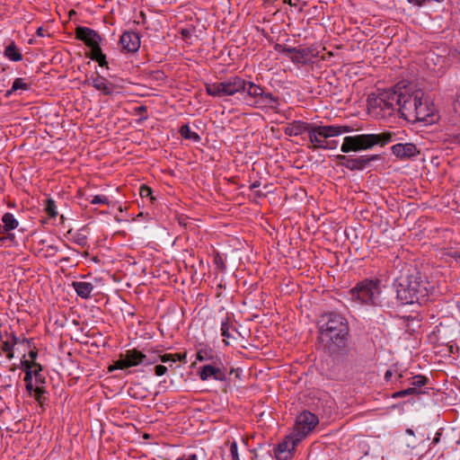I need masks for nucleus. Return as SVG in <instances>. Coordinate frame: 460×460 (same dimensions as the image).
Returning a JSON list of instances; mask_svg holds the SVG:
<instances>
[{"mask_svg":"<svg viewBox=\"0 0 460 460\" xmlns=\"http://www.w3.org/2000/svg\"><path fill=\"white\" fill-rule=\"evenodd\" d=\"M395 288L396 297L402 305L426 302L432 288L428 279L420 272L399 278Z\"/></svg>","mask_w":460,"mask_h":460,"instance_id":"nucleus-1","label":"nucleus"},{"mask_svg":"<svg viewBox=\"0 0 460 460\" xmlns=\"http://www.w3.org/2000/svg\"><path fill=\"white\" fill-rule=\"evenodd\" d=\"M319 332L320 341L329 349L332 347L341 348L345 345L349 333L348 323L341 314H326L320 321Z\"/></svg>","mask_w":460,"mask_h":460,"instance_id":"nucleus-2","label":"nucleus"},{"mask_svg":"<svg viewBox=\"0 0 460 460\" xmlns=\"http://www.w3.org/2000/svg\"><path fill=\"white\" fill-rule=\"evenodd\" d=\"M396 139V133L394 131H384L380 134L348 136L343 138L341 150L342 153L367 150L372 148L374 146H384Z\"/></svg>","mask_w":460,"mask_h":460,"instance_id":"nucleus-3","label":"nucleus"},{"mask_svg":"<svg viewBox=\"0 0 460 460\" xmlns=\"http://www.w3.org/2000/svg\"><path fill=\"white\" fill-rule=\"evenodd\" d=\"M243 101L249 106L261 111H277L279 98L253 82L247 81L243 93Z\"/></svg>","mask_w":460,"mask_h":460,"instance_id":"nucleus-4","label":"nucleus"},{"mask_svg":"<svg viewBox=\"0 0 460 460\" xmlns=\"http://www.w3.org/2000/svg\"><path fill=\"white\" fill-rule=\"evenodd\" d=\"M381 294V281L377 279H366L359 281L349 292L351 301L358 305H376Z\"/></svg>","mask_w":460,"mask_h":460,"instance_id":"nucleus-5","label":"nucleus"},{"mask_svg":"<svg viewBox=\"0 0 460 460\" xmlns=\"http://www.w3.org/2000/svg\"><path fill=\"white\" fill-rule=\"evenodd\" d=\"M247 81L239 76H231L220 82L206 85V92L213 97L233 96L236 93H243Z\"/></svg>","mask_w":460,"mask_h":460,"instance_id":"nucleus-6","label":"nucleus"},{"mask_svg":"<svg viewBox=\"0 0 460 460\" xmlns=\"http://www.w3.org/2000/svg\"><path fill=\"white\" fill-rule=\"evenodd\" d=\"M156 361V358L148 359L146 355L136 349H128L125 353L120 354L119 359L114 361V363L109 367V371L111 372L115 369H125L137 367L141 364L151 365Z\"/></svg>","mask_w":460,"mask_h":460,"instance_id":"nucleus-7","label":"nucleus"},{"mask_svg":"<svg viewBox=\"0 0 460 460\" xmlns=\"http://www.w3.org/2000/svg\"><path fill=\"white\" fill-rule=\"evenodd\" d=\"M319 420L316 415L310 411L301 412L296 420V423L291 432L296 441H302L318 424Z\"/></svg>","mask_w":460,"mask_h":460,"instance_id":"nucleus-8","label":"nucleus"},{"mask_svg":"<svg viewBox=\"0 0 460 460\" xmlns=\"http://www.w3.org/2000/svg\"><path fill=\"white\" fill-rule=\"evenodd\" d=\"M424 93L420 89L411 91L410 89L405 90L402 93L399 112L401 116L405 119L411 121L412 115L414 114L418 102L420 99H423Z\"/></svg>","mask_w":460,"mask_h":460,"instance_id":"nucleus-9","label":"nucleus"},{"mask_svg":"<svg viewBox=\"0 0 460 460\" xmlns=\"http://www.w3.org/2000/svg\"><path fill=\"white\" fill-rule=\"evenodd\" d=\"M308 138L313 145L314 149H334L337 146V141H328L325 137L322 125L310 124L308 132Z\"/></svg>","mask_w":460,"mask_h":460,"instance_id":"nucleus-10","label":"nucleus"},{"mask_svg":"<svg viewBox=\"0 0 460 460\" xmlns=\"http://www.w3.org/2000/svg\"><path fill=\"white\" fill-rule=\"evenodd\" d=\"M199 376L202 381L211 378L217 381H225L226 379L225 367L220 362L204 365L200 367Z\"/></svg>","mask_w":460,"mask_h":460,"instance_id":"nucleus-11","label":"nucleus"},{"mask_svg":"<svg viewBox=\"0 0 460 460\" xmlns=\"http://www.w3.org/2000/svg\"><path fill=\"white\" fill-rule=\"evenodd\" d=\"M296 438L292 433L285 438L275 448V457L277 460H288L297 444L300 441H296Z\"/></svg>","mask_w":460,"mask_h":460,"instance_id":"nucleus-12","label":"nucleus"},{"mask_svg":"<svg viewBox=\"0 0 460 460\" xmlns=\"http://www.w3.org/2000/svg\"><path fill=\"white\" fill-rule=\"evenodd\" d=\"M283 54L288 57L292 62L296 64H305L310 61L313 54L309 48H291V47H281L280 50Z\"/></svg>","mask_w":460,"mask_h":460,"instance_id":"nucleus-13","label":"nucleus"},{"mask_svg":"<svg viewBox=\"0 0 460 460\" xmlns=\"http://www.w3.org/2000/svg\"><path fill=\"white\" fill-rule=\"evenodd\" d=\"M337 159L340 161V164L342 166L350 171H361L367 167V165L374 159V157H370L368 155H361L356 158H350L343 155H339Z\"/></svg>","mask_w":460,"mask_h":460,"instance_id":"nucleus-14","label":"nucleus"},{"mask_svg":"<svg viewBox=\"0 0 460 460\" xmlns=\"http://www.w3.org/2000/svg\"><path fill=\"white\" fill-rule=\"evenodd\" d=\"M75 37L88 47L100 44L102 41L100 34L88 27H77L75 30Z\"/></svg>","mask_w":460,"mask_h":460,"instance_id":"nucleus-15","label":"nucleus"},{"mask_svg":"<svg viewBox=\"0 0 460 460\" xmlns=\"http://www.w3.org/2000/svg\"><path fill=\"white\" fill-rule=\"evenodd\" d=\"M119 43L122 49L128 52H136L140 48V38L134 31H126L121 35Z\"/></svg>","mask_w":460,"mask_h":460,"instance_id":"nucleus-16","label":"nucleus"},{"mask_svg":"<svg viewBox=\"0 0 460 460\" xmlns=\"http://www.w3.org/2000/svg\"><path fill=\"white\" fill-rule=\"evenodd\" d=\"M392 153L400 159H408L415 156L419 151L412 143H399L392 146Z\"/></svg>","mask_w":460,"mask_h":460,"instance_id":"nucleus-17","label":"nucleus"},{"mask_svg":"<svg viewBox=\"0 0 460 460\" xmlns=\"http://www.w3.org/2000/svg\"><path fill=\"white\" fill-rule=\"evenodd\" d=\"M91 85L96 90L102 92L105 95H110L113 93L114 87L105 77L97 75L90 79Z\"/></svg>","mask_w":460,"mask_h":460,"instance_id":"nucleus-18","label":"nucleus"},{"mask_svg":"<svg viewBox=\"0 0 460 460\" xmlns=\"http://www.w3.org/2000/svg\"><path fill=\"white\" fill-rule=\"evenodd\" d=\"M5 337L6 340L2 341V344H0V353H5L6 358L11 360L14 357L13 349L17 344L18 339L14 332H5Z\"/></svg>","mask_w":460,"mask_h":460,"instance_id":"nucleus-19","label":"nucleus"},{"mask_svg":"<svg viewBox=\"0 0 460 460\" xmlns=\"http://www.w3.org/2000/svg\"><path fill=\"white\" fill-rule=\"evenodd\" d=\"M402 93L394 90L385 91L381 93V102H388L390 107L399 111Z\"/></svg>","mask_w":460,"mask_h":460,"instance_id":"nucleus-20","label":"nucleus"},{"mask_svg":"<svg viewBox=\"0 0 460 460\" xmlns=\"http://www.w3.org/2000/svg\"><path fill=\"white\" fill-rule=\"evenodd\" d=\"M322 127L327 139L353 131V128L347 125H322Z\"/></svg>","mask_w":460,"mask_h":460,"instance_id":"nucleus-21","label":"nucleus"},{"mask_svg":"<svg viewBox=\"0 0 460 460\" xmlns=\"http://www.w3.org/2000/svg\"><path fill=\"white\" fill-rule=\"evenodd\" d=\"M310 124L304 121H293L285 128V134L289 137H297L307 133Z\"/></svg>","mask_w":460,"mask_h":460,"instance_id":"nucleus-22","label":"nucleus"},{"mask_svg":"<svg viewBox=\"0 0 460 460\" xmlns=\"http://www.w3.org/2000/svg\"><path fill=\"white\" fill-rule=\"evenodd\" d=\"M78 296L87 299L91 297L93 290V285L85 281H74L72 284Z\"/></svg>","mask_w":460,"mask_h":460,"instance_id":"nucleus-23","label":"nucleus"},{"mask_svg":"<svg viewBox=\"0 0 460 460\" xmlns=\"http://www.w3.org/2000/svg\"><path fill=\"white\" fill-rule=\"evenodd\" d=\"M431 114V111L426 102H423V99H420L418 102L417 109L412 115V119H411V121L415 120H421L425 121L427 120V118L429 117Z\"/></svg>","mask_w":460,"mask_h":460,"instance_id":"nucleus-24","label":"nucleus"},{"mask_svg":"<svg viewBox=\"0 0 460 460\" xmlns=\"http://www.w3.org/2000/svg\"><path fill=\"white\" fill-rule=\"evenodd\" d=\"M4 57L7 58L11 61H20L22 59V54L16 47L14 42H11L8 46H6L4 49Z\"/></svg>","mask_w":460,"mask_h":460,"instance_id":"nucleus-25","label":"nucleus"},{"mask_svg":"<svg viewBox=\"0 0 460 460\" xmlns=\"http://www.w3.org/2000/svg\"><path fill=\"white\" fill-rule=\"evenodd\" d=\"M233 332H236V329L230 323L229 318L226 317L221 323V335L225 338L224 342L226 345L229 344L226 339L233 338Z\"/></svg>","mask_w":460,"mask_h":460,"instance_id":"nucleus-26","label":"nucleus"},{"mask_svg":"<svg viewBox=\"0 0 460 460\" xmlns=\"http://www.w3.org/2000/svg\"><path fill=\"white\" fill-rule=\"evenodd\" d=\"M3 226L4 230L8 232L14 230L18 227L19 222L12 213H4L2 217Z\"/></svg>","mask_w":460,"mask_h":460,"instance_id":"nucleus-27","label":"nucleus"},{"mask_svg":"<svg viewBox=\"0 0 460 460\" xmlns=\"http://www.w3.org/2000/svg\"><path fill=\"white\" fill-rule=\"evenodd\" d=\"M180 133L185 139H191L195 142H199L200 140V137L196 132L191 131L188 125L181 126Z\"/></svg>","mask_w":460,"mask_h":460,"instance_id":"nucleus-28","label":"nucleus"},{"mask_svg":"<svg viewBox=\"0 0 460 460\" xmlns=\"http://www.w3.org/2000/svg\"><path fill=\"white\" fill-rule=\"evenodd\" d=\"M30 86L31 85L29 84L25 83L22 78H16L13 81L11 89L9 91H7L6 95L9 96L13 92H15L17 90H23V91L29 90Z\"/></svg>","mask_w":460,"mask_h":460,"instance_id":"nucleus-29","label":"nucleus"},{"mask_svg":"<svg viewBox=\"0 0 460 460\" xmlns=\"http://www.w3.org/2000/svg\"><path fill=\"white\" fill-rule=\"evenodd\" d=\"M24 382L26 384L27 392L29 393L30 395H31L32 391H33V386H34L33 371H31V370L25 371Z\"/></svg>","mask_w":460,"mask_h":460,"instance_id":"nucleus-30","label":"nucleus"},{"mask_svg":"<svg viewBox=\"0 0 460 460\" xmlns=\"http://www.w3.org/2000/svg\"><path fill=\"white\" fill-rule=\"evenodd\" d=\"M41 366H38V367L33 370L34 386L43 385L45 384V377L41 374Z\"/></svg>","mask_w":460,"mask_h":460,"instance_id":"nucleus-31","label":"nucleus"},{"mask_svg":"<svg viewBox=\"0 0 460 460\" xmlns=\"http://www.w3.org/2000/svg\"><path fill=\"white\" fill-rule=\"evenodd\" d=\"M44 394H45V389L43 388V385L33 386V391H32L31 396H33L38 402H40V403L43 402Z\"/></svg>","mask_w":460,"mask_h":460,"instance_id":"nucleus-32","label":"nucleus"},{"mask_svg":"<svg viewBox=\"0 0 460 460\" xmlns=\"http://www.w3.org/2000/svg\"><path fill=\"white\" fill-rule=\"evenodd\" d=\"M376 105L384 111L385 114L391 115L394 111H395L393 107H390L388 102H381V94L376 100Z\"/></svg>","mask_w":460,"mask_h":460,"instance_id":"nucleus-33","label":"nucleus"},{"mask_svg":"<svg viewBox=\"0 0 460 460\" xmlns=\"http://www.w3.org/2000/svg\"><path fill=\"white\" fill-rule=\"evenodd\" d=\"M45 209L50 217H54L58 215L56 204L52 199H48Z\"/></svg>","mask_w":460,"mask_h":460,"instance_id":"nucleus-34","label":"nucleus"},{"mask_svg":"<svg viewBox=\"0 0 460 460\" xmlns=\"http://www.w3.org/2000/svg\"><path fill=\"white\" fill-rule=\"evenodd\" d=\"M209 359H212V355L209 351L206 349L199 350L197 353V360L202 362V361H208Z\"/></svg>","mask_w":460,"mask_h":460,"instance_id":"nucleus-35","label":"nucleus"},{"mask_svg":"<svg viewBox=\"0 0 460 460\" xmlns=\"http://www.w3.org/2000/svg\"><path fill=\"white\" fill-rule=\"evenodd\" d=\"M427 382V378L423 376H415L413 378H412V382H411V385H413V387H421L423 386Z\"/></svg>","mask_w":460,"mask_h":460,"instance_id":"nucleus-36","label":"nucleus"},{"mask_svg":"<svg viewBox=\"0 0 460 460\" xmlns=\"http://www.w3.org/2000/svg\"><path fill=\"white\" fill-rule=\"evenodd\" d=\"M229 452H230L232 460H240L239 455H238L237 443L235 441H233L230 444Z\"/></svg>","mask_w":460,"mask_h":460,"instance_id":"nucleus-37","label":"nucleus"},{"mask_svg":"<svg viewBox=\"0 0 460 460\" xmlns=\"http://www.w3.org/2000/svg\"><path fill=\"white\" fill-rule=\"evenodd\" d=\"M91 49V58L93 60L97 59L101 55H102V51L101 49L100 44L89 47Z\"/></svg>","mask_w":460,"mask_h":460,"instance_id":"nucleus-38","label":"nucleus"},{"mask_svg":"<svg viewBox=\"0 0 460 460\" xmlns=\"http://www.w3.org/2000/svg\"><path fill=\"white\" fill-rule=\"evenodd\" d=\"M152 192V189L146 185H142L139 189V194L142 198H150L153 199Z\"/></svg>","mask_w":460,"mask_h":460,"instance_id":"nucleus-39","label":"nucleus"},{"mask_svg":"<svg viewBox=\"0 0 460 460\" xmlns=\"http://www.w3.org/2000/svg\"><path fill=\"white\" fill-rule=\"evenodd\" d=\"M92 204H109V199L105 195H95L91 200Z\"/></svg>","mask_w":460,"mask_h":460,"instance_id":"nucleus-40","label":"nucleus"},{"mask_svg":"<svg viewBox=\"0 0 460 460\" xmlns=\"http://www.w3.org/2000/svg\"><path fill=\"white\" fill-rule=\"evenodd\" d=\"M22 365L24 367V370H31L33 371L34 368H37L38 366H40V364L34 362V361H29V360H22Z\"/></svg>","mask_w":460,"mask_h":460,"instance_id":"nucleus-41","label":"nucleus"},{"mask_svg":"<svg viewBox=\"0 0 460 460\" xmlns=\"http://www.w3.org/2000/svg\"><path fill=\"white\" fill-rule=\"evenodd\" d=\"M74 240L78 245H81V246H84L87 243V237L81 233H77L75 235Z\"/></svg>","mask_w":460,"mask_h":460,"instance_id":"nucleus-42","label":"nucleus"},{"mask_svg":"<svg viewBox=\"0 0 460 460\" xmlns=\"http://www.w3.org/2000/svg\"><path fill=\"white\" fill-rule=\"evenodd\" d=\"M159 359L163 363L176 362V356L172 354H164L159 356Z\"/></svg>","mask_w":460,"mask_h":460,"instance_id":"nucleus-43","label":"nucleus"},{"mask_svg":"<svg viewBox=\"0 0 460 460\" xmlns=\"http://www.w3.org/2000/svg\"><path fill=\"white\" fill-rule=\"evenodd\" d=\"M454 111L460 116V88L456 92V97L454 102Z\"/></svg>","mask_w":460,"mask_h":460,"instance_id":"nucleus-44","label":"nucleus"},{"mask_svg":"<svg viewBox=\"0 0 460 460\" xmlns=\"http://www.w3.org/2000/svg\"><path fill=\"white\" fill-rule=\"evenodd\" d=\"M155 374L157 376H164L166 372H167V367L165 366H163V365H157L155 367Z\"/></svg>","mask_w":460,"mask_h":460,"instance_id":"nucleus-45","label":"nucleus"},{"mask_svg":"<svg viewBox=\"0 0 460 460\" xmlns=\"http://www.w3.org/2000/svg\"><path fill=\"white\" fill-rule=\"evenodd\" d=\"M94 60L98 62L100 66H107L106 56L104 54L101 55L97 59Z\"/></svg>","mask_w":460,"mask_h":460,"instance_id":"nucleus-46","label":"nucleus"},{"mask_svg":"<svg viewBox=\"0 0 460 460\" xmlns=\"http://www.w3.org/2000/svg\"><path fill=\"white\" fill-rule=\"evenodd\" d=\"M176 460H198V456L195 454H190L188 456L178 457Z\"/></svg>","mask_w":460,"mask_h":460,"instance_id":"nucleus-47","label":"nucleus"},{"mask_svg":"<svg viewBox=\"0 0 460 460\" xmlns=\"http://www.w3.org/2000/svg\"><path fill=\"white\" fill-rule=\"evenodd\" d=\"M307 1L308 0H288V4L296 6L300 3L306 4Z\"/></svg>","mask_w":460,"mask_h":460,"instance_id":"nucleus-48","label":"nucleus"},{"mask_svg":"<svg viewBox=\"0 0 460 460\" xmlns=\"http://www.w3.org/2000/svg\"><path fill=\"white\" fill-rule=\"evenodd\" d=\"M404 391L406 393V395L413 394L417 393L416 387H410V388L404 389Z\"/></svg>","mask_w":460,"mask_h":460,"instance_id":"nucleus-49","label":"nucleus"},{"mask_svg":"<svg viewBox=\"0 0 460 460\" xmlns=\"http://www.w3.org/2000/svg\"><path fill=\"white\" fill-rule=\"evenodd\" d=\"M404 396H406V393H405V391H404V390L399 391V392H397V393H395V394H394V398H397V397H404Z\"/></svg>","mask_w":460,"mask_h":460,"instance_id":"nucleus-50","label":"nucleus"},{"mask_svg":"<svg viewBox=\"0 0 460 460\" xmlns=\"http://www.w3.org/2000/svg\"><path fill=\"white\" fill-rule=\"evenodd\" d=\"M260 185H261V182H260L259 181H256L252 182V183L250 185V189H251V190H254V189H256V188L260 187Z\"/></svg>","mask_w":460,"mask_h":460,"instance_id":"nucleus-51","label":"nucleus"},{"mask_svg":"<svg viewBox=\"0 0 460 460\" xmlns=\"http://www.w3.org/2000/svg\"><path fill=\"white\" fill-rule=\"evenodd\" d=\"M174 355L176 356V361L177 360H179V361L184 360L186 358V356L184 354L175 353Z\"/></svg>","mask_w":460,"mask_h":460,"instance_id":"nucleus-52","label":"nucleus"},{"mask_svg":"<svg viewBox=\"0 0 460 460\" xmlns=\"http://www.w3.org/2000/svg\"><path fill=\"white\" fill-rule=\"evenodd\" d=\"M392 376H393L392 371H391V370H387V371L385 372V379L386 381H389V380L391 379Z\"/></svg>","mask_w":460,"mask_h":460,"instance_id":"nucleus-53","label":"nucleus"},{"mask_svg":"<svg viewBox=\"0 0 460 460\" xmlns=\"http://www.w3.org/2000/svg\"><path fill=\"white\" fill-rule=\"evenodd\" d=\"M29 356H30V358H31L32 360H34V359L36 358V357H37V351L31 350V351L29 352Z\"/></svg>","mask_w":460,"mask_h":460,"instance_id":"nucleus-54","label":"nucleus"},{"mask_svg":"<svg viewBox=\"0 0 460 460\" xmlns=\"http://www.w3.org/2000/svg\"><path fill=\"white\" fill-rule=\"evenodd\" d=\"M5 228L4 227L3 225H0V234H5L7 233L6 230H4Z\"/></svg>","mask_w":460,"mask_h":460,"instance_id":"nucleus-55","label":"nucleus"},{"mask_svg":"<svg viewBox=\"0 0 460 460\" xmlns=\"http://www.w3.org/2000/svg\"><path fill=\"white\" fill-rule=\"evenodd\" d=\"M37 34H38L39 36H43V29H42V28H39V29L37 30Z\"/></svg>","mask_w":460,"mask_h":460,"instance_id":"nucleus-56","label":"nucleus"},{"mask_svg":"<svg viewBox=\"0 0 460 460\" xmlns=\"http://www.w3.org/2000/svg\"><path fill=\"white\" fill-rule=\"evenodd\" d=\"M406 432H407L408 434H410V435H414L413 430H412V429H408L406 430Z\"/></svg>","mask_w":460,"mask_h":460,"instance_id":"nucleus-57","label":"nucleus"},{"mask_svg":"<svg viewBox=\"0 0 460 460\" xmlns=\"http://www.w3.org/2000/svg\"><path fill=\"white\" fill-rule=\"evenodd\" d=\"M255 194H256L257 197H262L263 196V194L261 191H256Z\"/></svg>","mask_w":460,"mask_h":460,"instance_id":"nucleus-58","label":"nucleus"},{"mask_svg":"<svg viewBox=\"0 0 460 460\" xmlns=\"http://www.w3.org/2000/svg\"><path fill=\"white\" fill-rule=\"evenodd\" d=\"M140 17L143 19V21L146 19V15L143 12L140 13Z\"/></svg>","mask_w":460,"mask_h":460,"instance_id":"nucleus-59","label":"nucleus"},{"mask_svg":"<svg viewBox=\"0 0 460 460\" xmlns=\"http://www.w3.org/2000/svg\"><path fill=\"white\" fill-rule=\"evenodd\" d=\"M284 3H288V0H284Z\"/></svg>","mask_w":460,"mask_h":460,"instance_id":"nucleus-60","label":"nucleus"},{"mask_svg":"<svg viewBox=\"0 0 460 460\" xmlns=\"http://www.w3.org/2000/svg\"><path fill=\"white\" fill-rule=\"evenodd\" d=\"M458 142H460V136L458 137Z\"/></svg>","mask_w":460,"mask_h":460,"instance_id":"nucleus-61","label":"nucleus"}]
</instances>
